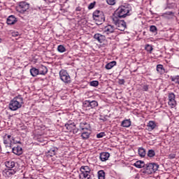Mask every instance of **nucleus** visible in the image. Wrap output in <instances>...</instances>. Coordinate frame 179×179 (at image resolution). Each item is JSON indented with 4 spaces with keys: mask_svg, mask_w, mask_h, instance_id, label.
Segmentation results:
<instances>
[{
    "mask_svg": "<svg viewBox=\"0 0 179 179\" xmlns=\"http://www.w3.org/2000/svg\"><path fill=\"white\" fill-rule=\"evenodd\" d=\"M149 90V85H145L143 86V92H148Z\"/></svg>",
    "mask_w": 179,
    "mask_h": 179,
    "instance_id": "obj_44",
    "label": "nucleus"
},
{
    "mask_svg": "<svg viewBox=\"0 0 179 179\" xmlns=\"http://www.w3.org/2000/svg\"><path fill=\"white\" fill-rule=\"evenodd\" d=\"M10 141L11 140H9V139L6 138V137H5L3 139V143L5 145H10Z\"/></svg>",
    "mask_w": 179,
    "mask_h": 179,
    "instance_id": "obj_40",
    "label": "nucleus"
},
{
    "mask_svg": "<svg viewBox=\"0 0 179 179\" xmlns=\"http://www.w3.org/2000/svg\"><path fill=\"white\" fill-rule=\"evenodd\" d=\"M147 127L148 131H153V129H155V128H156L157 127L156 122H155L154 121H149Z\"/></svg>",
    "mask_w": 179,
    "mask_h": 179,
    "instance_id": "obj_23",
    "label": "nucleus"
},
{
    "mask_svg": "<svg viewBox=\"0 0 179 179\" xmlns=\"http://www.w3.org/2000/svg\"><path fill=\"white\" fill-rule=\"evenodd\" d=\"M157 71L159 75H163L164 73H166V69H164V67L162 64L157 65Z\"/></svg>",
    "mask_w": 179,
    "mask_h": 179,
    "instance_id": "obj_18",
    "label": "nucleus"
},
{
    "mask_svg": "<svg viewBox=\"0 0 179 179\" xmlns=\"http://www.w3.org/2000/svg\"><path fill=\"white\" fill-rule=\"evenodd\" d=\"M90 86H93L94 87H96V86H99V81L97 80H93L90 83Z\"/></svg>",
    "mask_w": 179,
    "mask_h": 179,
    "instance_id": "obj_36",
    "label": "nucleus"
},
{
    "mask_svg": "<svg viewBox=\"0 0 179 179\" xmlns=\"http://www.w3.org/2000/svg\"><path fill=\"white\" fill-rule=\"evenodd\" d=\"M96 5V1H94L92 3H91L89 6H88V9H93V8H94Z\"/></svg>",
    "mask_w": 179,
    "mask_h": 179,
    "instance_id": "obj_42",
    "label": "nucleus"
},
{
    "mask_svg": "<svg viewBox=\"0 0 179 179\" xmlns=\"http://www.w3.org/2000/svg\"><path fill=\"white\" fill-rule=\"evenodd\" d=\"M155 155H156V152H155L154 150H149L148 152V157H155Z\"/></svg>",
    "mask_w": 179,
    "mask_h": 179,
    "instance_id": "obj_32",
    "label": "nucleus"
},
{
    "mask_svg": "<svg viewBox=\"0 0 179 179\" xmlns=\"http://www.w3.org/2000/svg\"><path fill=\"white\" fill-rule=\"evenodd\" d=\"M59 76L61 80L64 83H71V76L66 70H62L59 71Z\"/></svg>",
    "mask_w": 179,
    "mask_h": 179,
    "instance_id": "obj_6",
    "label": "nucleus"
},
{
    "mask_svg": "<svg viewBox=\"0 0 179 179\" xmlns=\"http://www.w3.org/2000/svg\"><path fill=\"white\" fill-rule=\"evenodd\" d=\"M115 65H117V62L113 61V62L108 63L106 65L105 68H106V69H111L114 68V66H115Z\"/></svg>",
    "mask_w": 179,
    "mask_h": 179,
    "instance_id": "obj_25",
    "label": "nucleus"
},
{
    "mask_svg": "<svg viewBox=\"0 0 179 179\" xmlns=\"http://www.w3.org/2000/svg\"><path fill=\"white\" fill-rule=\"evenodd\" d=\"M115 31V27L113 25H107L104 28V33L106 34H111Z\"/></svg>",
    "mask_w": 179,
    "mask_h": 179,
    "instance_id": "obj_11",
    "label": "nucleus"
},
{
    "mask_svg": "<svg viewBox=\"0 0 179 179\" xmlns=\"http://www.w3.org/2000/svg\"><path fill=\"white\" fill-rule=\"evenodd\" d=\"M57 152H58V148L57 147H52L47 152V156L52 157V156H55Z\"/></svg>",
    "mask_w": 179,
    "mask_h": 179,
    "instance_id": "obj_16",
    "label": "nucleus"
},
{
    "mask_svg": "<svg viewBox=\"0 0 179 179\" xmlns=\"http://www.w3.org/2000/svg\"><path fill=\"white\" fill-rule=\"evenodd\" d=\"M39 75H46L47 72H48V69L45 66H40L38 67Z\"/></svg>",
    "mask_w": 179,
    "mask_h": 179,
    "instance_id": "obj_17",
    "label": "nucleus"
},
{
    "mask_svg": "<svg viewBox=\"0 0 179 179\" xmlns=\"http://www.w3.org/2000/svg\"><path fill=\"white\" fill-rule=\"evenodd\" d=\"M135 167L137 169H145V162L143 161H137L134 164Z\"/></svg>",
    "mask_w": 179,
    "mask_h": 179,
    "instance_id": "obj_24",
    "label": "nucleus"
},
{
    "mask_svg": "<svg viewBox=\"0 0 179 179\" xmlns=\"http://www.w3.org/2000/svg\"><path fill=\"white\" fill-rule=\"evenodd\" d=\"M1 41H2V39H1V38H0V43H1Z\"/></svg>",
    "mask_w": 179,
    "mask_h": 179,
    "instance_id": "obj_50",
    "label": "nucleus"
},
{
    "mask_svg": "<svg viewBox=\"0 0 179 179\" xmlns=\"http://www.w3.org/2000/svg\"><path fill=\"white\" fill-rule=\"evenodd\" d=\"M129 12H131V7L129 5L121 6L116 10L115 13L112 15V17L122 19V17L129 16Z\"/></svg>",
    "mask_w": 179,
    "mask_h": 179,
    "instance_id": "obj_1",
    "label": "nucleus"
},
{
    "mask_svg": "<svg viewBox=\"0 0 179 179\" xmlns=\"http://www.w3.org/2000/svg\"><path fill=\"white\" fill-rule=\"evenodd\" d=\"M119 85H124L125 83V80L124 79H120L118 81Z\"/></svg>",
    "mask_w": 179,
    "mask_h": 179,
    "instance_id": "obj_46",
    "label": "nucleus"
},
{
    "mask_svg": "<svg viewBox=\"0 0 179 179\" xmlns=\"http://www.w3.org/2000/svg\"><path fill=\"white\" fill-rule=\"evenodd\" d=\"M76 10L77 12H80V10H82V8H81L80 7H77V8H76Z\"/></svg>",
    "mask_w": 179,
    "mask_h": 179,
    "instance_id": "obj_47",
    "label": "nucleus"
},
{
    "mask_svg": "<svg viewBox=\"0 0 179 179\" xmlns=\"http://www.w3.org/2000/svg\"><path fill=\"white\" fill-rule=\"evenodd\" d=\"M131 120H124L121 123V127H123V128H129V127H131Z\"/></svg>",
    "mask_w": 179,
    "mask_h": 179,
    "instance_id": "obj_21",
    "label": "nucleus"
},
{
    "mask_svg": "<svg viewBox=\"0 0 179 179\" xmlns=\"http://www.w3.org/2000/svg\"><path fill=\"white\" fill-rule=\"evenodd\" d=\"M84 107H88L90 108V101L86 100L83 103Z\"/></svg>",
    "mask_w": 179,
    "mask_h": 179,
    "instance_id": "obj_38",
    "label": "nucleus"
},
{
    "mask_svg": "<svg viewBox=\"0 0 179 179\" xmlns=\"http://www.w3.org/2000/svg\"><path fill=\"white\" fill-rule=\"evenodd\" d=\"M16 143H20V141H16L15 139H12L10 143V148H13V145H16Z\"/></svg>",
    "mask_w": 179,
    "mask_h": 179,
    "instance_id": "obj_37",
    "label": "nucleus"
},
{
    "mask_svg": "<svg viewBox=\"0 0 179 179\" xmlns=\"http://www.w3.org/2000/svg\"><path fill=\"white\" fill-rule=\"evenodd\" d=\"M10 171H9V173L10 174H11V175H13V174H16V171H17V169H16V168H15V169H8Z\"/></svg>",
    "mask_w": 179,
    "mask_h": 179,
    "instance_id": "obj_39",
    "label": "nucleus"
},
{
    "mask_svg": "<svg viewBox=\"0 0 179 179\" xmlns=\"http://www.w3.org/2000/svg\"><path fill=\"white\" fill-rule=\"evenodd\" d=\"M6 139H8L9 141H12L10 138H12V136L10 135H8L7 136H6Z\"/></svg>",
    "mask_w": 179,
    "mask_h": 179,
    "instance_id": "obj_48",
    "label": "nucleus"
},
{
    "mask_svg": "<svg viewBox=\"0 0 179 179\" xmlns=\"http://www.w3.org/2000/svg\"><path fill=\"white\" fill-rule=\"evenodd\" d=\"M120 18H117L112 17V20L114 24L116 26L117 30H120V31H124L125 29H127V22L124 20H120Z\"/></svg>",
    "mask_w": 179,
    "mask_h": 179,
    "instance_id": "obj_5",
    "label": "nucleus"
},
{
    "mask_svg": "<svg viewBox=\"0 0 179 179\" xmlns=\"http://www.w3.org/2000/svg\"><path fill=\"white\" fill-rule=\"evenodd\" d=\"M80 129L81 131H92L90 124L86 122L80 123Z\"/></svg>",
    "mask_w": 179,
    "mask_h": 179,
    "instance_id": "obj_10",
    "label": "nucleus"
},
{
    "mask_svg": "<svg viewBox=\"0 0 179 179\" xmlns=\"http://www.w3.org/2000/svg\"><path fill=\"white\" fill-rule=\"evenodd\" d=\"M106 136V133L104 132H101L98 134H96V138H103V136Z\"/></svg>",
    "mask_w": 179,
    "mask_h": 179,
    "instance_id": "obj_43",
    "label": "nucleus"
},
{
    "mask_svg": "<svg viewBox=\"0 0 179 179\" xmlns=\"http://www.w3.org/2000/svg\"><path fill=\"white\" fill-rule=\"evenodd\" d=\"M99 159L101 162H107V160L110 159V153L106 152H101Z\"/></svg>",
    "mask_w": 179,
    "mask_h": 179,
    "instance_id": "obj_12",
    "label": "nucleus"
},
{
    "mask_svg": "<svg viewBox=\"0 0 179 179\" xmlns=\"http://www.w3.org/2000/svg\"><path fill=\"white\" fill-rule=\"evenodd\" d=\"M6 167L8 169H15L16 163L13 161H7L5 162Z\"/></svg>",
    "mask_w": 179,
    "mask_h": 179,
    "instance_id": "obj_19",
    "label": "nucleus"
},
{
    "mask_svg": "<svg viewBox=\"0 0 179 179\" xmlns=\"http://www.w3.org/2000/svg\"><path fill=\"white\" fill-rule=\"evenodd\" d=\"M94 20L96 22V24H101L104 20H106V17H104V14H100L97 17L94 18Z\"/></svg>",
    "mask_w": 179,
    "mask_h": 179,
    "instance_id": "obj_13",
    "label": "nucleus"
},
{
    "mask_svg": "<svg viewBox=\"0 0 179 179\" xmlns=\"http://www.w3.org/2000/svg\"><path fill=\"white\" fill-rule=\"evenodd\" d=\"M81 138L83 141H86V139H89V138H90V132L83 131L81 134Z\"/></svg>",
    "mask_w": 179,
    "mask_h": 179,
    "instance_id": "obj_26",
    "label": "nucleus"
},
{
    "mask_svg": "<svg viewBox=\"0 0 179 179\" xmlns=\"http://www.w3.org/2000/svg\"><path fill=\"white\" fill-rule=\"evenodd\" d=\"M22 104H23V97L18 96L10 101L8 107L11 111H16L22 108Z\"/></svg>",
    "mask_w": 179,
    "mask_h": 179,
    "instance_id": "obj_2",
    "label": "nucleus"
},
{
    "mask_svg": "<svg viewBox=\"0 0 179 179\" xmlns=\"http://www.w3.org/2000/svg\"><path fill=\"white\" fill-rule=\"evenodd\" d=\"M150 31H151V33H157V27L155 25H151L150 27Z\"/></svg>",
    "mask_w": 179,
    "mask_h": 179,
    "instance_id": "obj_35",
    "label": "nucleus"
},
{
    "mask_svg": "<svg viewBox=\"0 0 179 179\" xmlns=\"http://www.w3.org/2000/svg\"><path fill=\"white\" fill-rule=\"evenodd\" d=\"M65 127L67 129H73V134H78V132H79V129L76 128V124H75V123L66 124Z\"/></svg>",
    "mask_w": 179,
    "mask_h": 179,
    "instance_id": "obj_9",
    "label": "nucleus"
},
{
    "mask_svg": "<svg viewBox=\"0 0 179 179\" xmlns=\"http://www.w3.org/2000/svg\"><path fill=\"white\" fill-rule=\"evenodd\" d=\"M100 15H103V12L100 10H95L93 13V19H94V17H97L98 16H100Z\"/></svg>",
    "mask_w": 179,
    "mask_h": 179,
    "instance_id": "obj_34",
    "label": "nucleus"
},
{
    "mask_svg": "<svg viewBox=\"0 0 179 179\" xmlns=\"http://www.w3.org/2000/svg\"><path fill=\"white\" fill-rule=\"evenodd\" d=\"M168 159H176V154H169L168 155Z\"/></svg>",
    "mask_w": 179,
    "mask_h": 179,
    "instance_id": "obj_45",
    "label": "nucleus"
},
{
    "mask_svg": "<svg viewBox=\"0 0 179 179\" xmlns=\"http://www.w3.org/2000/svg\"><path fill=\"white\" fill-rule=\"evenodd\" d=\"M169 102L168 104L172 108L177 104V102L176 101V94L174 93L171 92L169 94Z\"/></svg>",
    "mask_w": 179,
    "mask_h": 179,
    "instance_id": "obj_7",
    "label": "nucleus"
},
{
    "mask_svg": "<svg viewBox=\"0 0 179 179\" xmlns=\"http://www.w3.org/2000/svg\"><path fill=\"white\" fill-rule=\"evenodd\" d=\"M57 51H59V52H65V51H66V49L65 48V47H64V45H59L57 47Z\"/></svg>",
    "mask_w": 179,
    "mask_h": 179,
    "instance_id": "obj_33",
    "label": "nucleus"
},
{
    "mask_svg": "<svg viewBox=\"0 0 179 179\" xmlns=\"http://www.w3.org/2000/svg\"><path fill=\"white\" fill-rule=\"evenodd\" d=\"M108 5H115V0H106Z\"/></svg>",
    "mask_w": 179,
    "mask_h": 179,
    "instance_id": "obj_41",
    "label": "nucleus"
},
{
    "mask_svg": "<svg viewBox=\"0 0 179 179\" xmlns=\"http://www.w3.org/2000/svg\"><path fill=\"white\" fill-rule=\"evenodd\" d=\"M80 178L81 179H90L92 178V170L88 166H82L80 169Z\"/></svg>",
    "mask_w": 179,
    "mask_h": 179,
    "instance_id": "obj_3",
    "label": "nucleus"
},
{
    "mask_svg": "<svg viewBox=\"0 0 179 179\" xmlns=\"http://www.w3.org/2000/svg\"><path fill=\"white\" fill-rule=\"evenodd\" d=\"M98 178L99 179H104L106 178V172L103 170H100L98 171Z\"/></svg>",
    "mask_w": 179,
    "mask_h": 179,
    "instance_id": "obj_28",
    "label": "nucleus"
},
{
    "mask_svg": "<svg viewBox=\"0 0 179 179\" xmlns=\"http://www.w3.org/2000/svg\"><path fill=\"white\" fill-rule=\"evenodd\" d=\"M159 170V164L156 163H149L145 165L143 173L145 174H153Z\"/></svg>",
    "mask_w": 179,
    "mask_h": 179,
    "instance_id": "obj_4",
    "label": "nucleus"
},
{
    "mask_svg": "<svg viewBox=\"0 0 179 179\" xmlns=\"http://www.w3.org/2000/svg\"><path fill=\"white\" fill-rule=\"evenodd\" d=\"M13 36H17V34H13Z\"/></svg>",
    "mask_w": 179,
    "mask_h": 179,
    "instance_id": "obj_49",
    "label": "nucleus"
},
{
    "mask_svg": "<svg viewBox=\"0 0 179 179\" xmlns=\"http://www.w3.org/2000/svg\"><path fill=\"white\" fill-rule=\"evenodd\" d=\"M138 155L141 157H145L146 156V150L143 148H138Z\"/></svg>",
    "mask_w": 179,
    "mask_h": 179,
    "instance_id": "obj_27",
    "label": "nucleus"
},
{
    "mask_svg": "<svg viewBox=\"0 0 179 179\" xmlns=\"http://www.w3.org/2000/svg\"><path fill=\"white\" fill-rule=\"evenodd\" d=\"M94 38L99 43H103L106 41V36L104 35H101V34H95Z\"/></svg>",
    "mask_w": 179,
    "mask_h": 179,
    "instance_id": "obj_14",
    "label": "nucleus"
},
{
    "mask_svg": "<svg viewBox=\"0 0 179 179\" xmlns=\"http://www.w3.org/2000/svg\"><path fill=\"white\" fill-rule=\"evenodd\" d=\"M16 17L14 15H10L7 18V24H15L16 23Z\"/></svg>",
    "mask_w": 179,
    "mask_h": 179,
    "instance_id": "obj_20",
    "label": "nucleus"
},
{
    "mask_svg": "<svg viewBox=\"0 0 179 179\" xmlns=\"http://www.w3.org/2000/svg\"><path fill=\"white\" fill-rule=\"evenodd\" d=\"M145 49L146 51L150 52V54H152V51H153V47H152L151 45L147 44L145 47Z\"/></svg>",
    "mask_w": 179,
    "mask_h": 179,
    "instance_id": "obj_31",
    "label": "nucleus"
},
{
    "mask_svg": "<svg viewBox=\"0 0 179 179\" xmlns=\"http://www.w3.org/2000/svg\"><path fill=\"white\" fill-rule=\"evenodd\" d=\"M99 106V103L96 101H90V108H96Z\"/></svg>",
    "mask_w": 179,
    "mask_h": 179,
    "instance_id": "obj_30",
    "label": "nucleus"
},
{
    "mask_svg": "<svg viewBox=\"0 0 179 179\" xmlns=\"http://www.w3.org/2000/svg\"><path fill=\"white\" fill-rule=\"evenodd\" d=\"M19 8H21L22 12H26L30 8V4L26 1H21L19 3Z\"/></svg>",
    "mask_w": 179,
    "mask_h": 179,
    "instance_id": "obj_8",
    "label": "nucleus"
},
{
    "mask_svg": "<svg viewBox=\"0 0 179 179\" xmlns=\"http://www.w3.org/2000/svg\"><path fill=\"white\" fill-rule=\"evenodd\" d=\"M170 79L171 82H174L175 83L179 85V76H171Z\"/></svg>",
    "mask_w": 179,
    "mask_h": 179,
    "instance_id": "obj_29",
    "label": "nucleus"
},
{
    "mask_svg": "<svg viewBox=\"0 0 179 179\" xmlns=\"http://www.w3.org/2000/svg\"><path fill=\"white\" fill-rule=\"evenodd\" d=\"M13 150V153H14V155H17L18 156H20V155H22V153H23V149L22 148V147L17 145L16 147H13L12 148Z\"/></svg>",
    "mask_w": 179,
    "mask_h": 179,
    "instance_id": "obj_15",
    "label": "nucleus"
},
{
    "mask_svg": "<svg viewBox=\"0 0 179 179\" xmlns=\"http://www.w3.org/2000/svg\"><path fill=\"white\" fill-rule=\"evenodd\" d=\"M30 73H31V76H33L34 78L37 76V75H40L38 69H36V67H32L30 69Z\"/></svg>",
    "mask_w": 179,
    "mask_h": 179,
    "instance_id": "obj_22",
    "label": "nucleus"
}]
</instances>
